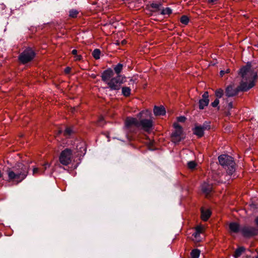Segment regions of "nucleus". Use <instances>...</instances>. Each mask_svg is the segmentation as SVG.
<instances>
[{"instance_id": "obj_8", "label": "nucleus", "mask_w": 258, "mask_h": 258, "mask_svg": "<svg viewBox=\"0 0 258 258\" xmlns=\"http://www.w3.org/2000/svg\"><path fill=\"white\" fill-rule=\"evenodd\" d=\"M173 126L175 131L172 134V140L173 142L176 143L180 142L181 140L182 128L176 122L173 124Z\"/></svg>"}, {"instance_id": "obj_14", "label": "nucleus", "mask_w": 258, "mask_h": 258, "mask_svg": "<svg viewBox=\"0 0 258 258\" xmlns=\"http://www.w3.org/2000/svg\"><path fill=\"white\" fill-rule=\"evenodd\" d=\"M154 113L156 116L164 115L166 113V110L163 106H155L154 108Z\"/></svg>"}, {"instance_id": "obj_46", "label": "nucleus", "mask_w": 258, "mask_h": 258, "mask_svg": "<svg viewBox=\"0 0 258 258\" xmlns=\"http://www.w3.org/2000/svg\"><path fill=\"white\" fill-rule=\"evenodd\" d=\"M256 258H258V257H257Z\"/></svg>"}, {"instance_id": "obj_29", "label": "nucleus", "mask_w": 258, "mask_h": 258, "mask_svg": "<svg viewBox=\"0 0 258 258\" xmlns=\"http://www.w3.org/2000/svg\"><path fill=\"white\" fill-rule=\"evenodd\" d=\"M223 94V90L219 89L215 92V95L218 98H221Z\"/></svg>"}, {"instance_id": "obj_40", "label": "nucleus", "mask_w": 258, "mask_h": 258, "mask_svg": "<svg viewBox=\"0 0 258 258\" xmlns=\"http://www.w3.org/2000/svg\"><path fill=\"white\" fill-rule=\"evenodd\" d=\"M225 74V72L224 71H221L220 72V75L221 76H223Z\"/></svg>"}, {"instance_id": "obj_19", "label": "nucleus", "mask_w": 258, "mask_h": 258, "mask_svg": "<svg viewBox=\"0 0 258 258\" xmlns=\"http://www.w3.org/2000/svg\"><path fill=\"white\" fill-rule=\"evenodd\" d=\"M244 248L243 247H240L238 248L235 251V253L234 254V256L235 258H238L239 257L242 252L244 251Z\"/></svg>"}, {"instance_id": "obj_28", "label": "nucleus", "mask_w": 258, "mask_h": 258, "mask_svg": "<svg viewBox=\"0 0 258 258\" xmlns=\"http://www.w3.org/2000/svg\"><path fill=\"white\" fill-rule=\"evenodd\" d=\"M180 22L181 23L186 25L189 22V19L187 16H182L180 18Z\"/></svg>"}, {"instance_id": "obj_39", "label": "nucleus", "mask_w": 258, "mask_h": 258, "mask_svg": "<svg viewBox=\"0 0 258 258\" xmlns=\"http://www.w3.org/2000/svg\"><path fill=\"white\" fill-rule=\"evenodd\" d=\"M152 7L153 8H157L159 7V5L158 4H153L152 5Z\"/></svg>"}, {"instance_id": "obj_17", "label": "nucleus", "mask_w": 258, "mask_h": 258, "mask_svg": "<svg viewBox=\"0 0 258 258\" xmlns=\"http://www.w3.org/2000/svg\"><path fill=\"white\" fill-rule=\"evenodd\" d=\"M202 191L206 194H209L212 189V183L204 182L201 186Z\"/></svg>"}, {"instance_id": "obj_35", "label": "nucleus", "mask_w": 258, "mask_h": 258, "mask_svg": "<svg viewBox=\"0 0 258 258\" xmlns=\"http://www.w3.org/2000/svg\"><path fill=\"white\" fill-rule=\"evenodd\" d=\"M82 59V56L80 55H76L75 56V59L76 60H80Z\"/></svg>"}, {"instance_id": "obj_25", "label": "nucleus", "mask_w": 258, "mask_h": 258, "mask_svg": "<svg viewBox=\"0 0 258 258\" xmlns=\"http://www.w3.org/2000/svg\"><path fill=\"white\" fill-rule=\"evenodd\" d=\"M171 13L172 10L171 9L169 8H166L162 10L161 14L163 15H169L171 14Z\"/></svg>"}, {"instance_id": "obj_43", "label": "nucleus", "mask_w": 258, "mask_h": 258, "mask_svg": "<svg viewBox=\"0 0 258 258\" xmlns=\"http://www.w3.org/2000/svg\"><path fill=\"white\" fill-rule=\"evenodd\" d=\"M103 120V118H100L99 121V125H101V123H100V122H101L102 120Z\"/></svg>"}, {"instance_id": "obj_12", "label": "nucleus", "mask_w": 258, "mask_h": 258, "mask_svg": "<svg viewBox=\"0 0 258 258\" xmlns=\"http://www.w3.org/2000/svg\"><path fill=\"white\" fill-rule=\"evenodd\" d=\"M208 128L207 125H196L194 129V133L199 137H201L204 135V132Z\"/></svg>"}, {"instance_id": "obj_6", "label": "nucleus", "mask_w": 258, "mask_h": 258, "mask_svg": "<svg viewBox=\"0 0 258 258\" xmlns=\"http://www.w3.org/2000/svg\"><path fill=\"white\" fill-rule=\"evenodd\" d=\"M35 53L30 48L25 49L19 56V59L22 63H27L31 61L34 57Z\"/></svg>"}, {"instance_id": "obj_36", "label": "nucleus", "mask_w": 258, "mask_h": 258, "mask_svg": "<svg viewBox=\"0 0 258 258\" xmlns=\"http://www.w3.org/2000/svg\"><path fill=\"white\" fill-rule=\"evenodd\" d=\"M70 71H71V68L69 67H67V68H66V69L64 70L65 73L67 74L69 73L70 72Z\"/></svg>"}, {"instance_id": "obj_15", "label": "nucleus", "mask_w": 258, "mask_h": 258, "mask_svg": "<svg viewBox=\"0 0 258 258\" xmlns=\"http://www.w3.org/2000/svg\"><path fill=\"white\" fill-rule=\"evenodd\" d=\"M229 228L231 232L238 233L241 232V228H240L239 225L236 222L230 223L229 225Z\"/></svg>"}, {"instance_id": "obj_3", "label": "nucleus", "mask_w": 258, "mask_h": 258, "mask_svg": "<svg viewBox=\"0 0 258 258\" xmlns=\"http://www.w3.org/2000/svg\"><path fill=\"white\" fill-rule=\"evenodd\" d=\"M18 167L19 169H16L14 171H10L8 172L9 180L16 184L24 180L28 172V168L23 164L19 163Z\"/></svg>"}, {"instance_id": "obj_13", "label": "nucleus", "mask_w": 258, "mask_h": 258, "mask_svg": "<svg viewBox=\"0 0 258 258\" xmlns=\"http://www.w3.org/2000/svg\"><path fill=\"white\" fill-rule=\"evenodd\" d=\"M113 76V72L111 70H107L104 71V72L102 73L101 78L102 80L105 82L106 83H108V82L109 81V79L112 77Z\"/></svg>"}, {"instance_id": "obj_21", "label": "nucleus", "mask_w": 258, "mask_h": 258, "mask_svg": "<svg viewBox=\"0 0 258 258\" xmlns=\"http://www.w3.org/2000/svg\"><path fill=\"white\" fill-rule=\"evenodd\" d=\"M200 254V251L197 249L192 250L191 252L190 255L191 258H198Z\"/></svg>"}, {"instance_id": "obj_31", "label": "nucleus", "mask_w": 258, "mask_h": 258, "mask_svg": "<svg viewBox=\"0 0 258 258\" xmlns=\"http://www.w3.org/2000/svg\"><path fill=\"white\" fill-rule=\"evenodd\" d=\"M33 174L34 175L36 174H42V173H41L40 169L34 168L33 170Z\"/></svg>"}, {"instance_id": "obj_44", "label": "nucleus", "mask_w": 258, "mask_h": 258, "mask_svg": "<svg viewBox=\"0 0 258 258\" xmlns=\"http://www.w3.org/2000/svg\"><path fill=\"white\" fill-rule=\"evenodd\" d=\"M229 71H230V70H229V69H227V70H226V72H225V73H229Z\"/></svg>"}, {"instance_id": "obj_26", "label": "nucleus", "mask_w": 258, "mask_h": 258, "mask_svg": "<svg viewBox=\"0 0 258 258\" xmlns=\"http://www.w3.org/2000/svg\"><path fill=\"white\" fill-rule=\"evenodd\" d=\"M192 236L194 237V240L196 242L200 241L201 238H200V233L196 231L194 233H193Z\"/></svg>"}, {"instance_id": "obj_27", "label": "nucleus", "mask_w": 258, "mask_h": 258, "mask_svg": "<svg viewBox=\"0 0 258 258\" xmlns=\"http://www.w3.org/2000/svg\"><path fill=\"white\" fill-rule=\"evenodd\" d=\"M197 165V163L194 161H190L187 163L188 168L191 170L195 169Z\"/></svg>"}, {"instance_id": "obj_34", "label": "nucleus", "mask_w": 258, "mask_h": 258, "mask_svg": "<svg viewBox=\"0 0 258 258\" xmlns=\"http://www.w3.org/2000/svg\"><path fill=\"white\" fill-rule=\"evenodd\" d=\"M186 118L184 116H181L177 117V121L179 122H183L185 121Z\"/></svg>"}, {"instance_id": "obj_1", "label": "nucleus", "mask_w": 258, "mask_h": 258, "mask_svg": "<svg viewBox=\"0 0 258 258\" xmlns=\"http://www.w3.org/2000/svg\"><path fill=\"white\" fill-rule=\"evenodd\" d=\"M257 69L255 64L248 62L239 71V75L241 80L240 84V89L242 91H246L254 86V81L257 75Z\"/></svg>"}, {"instance_id": "obj_23", "label": "nucleus", "mask_w": 258, "mask_h": 258, "mask_svg": "<svg viewBox=\"0 0 258 258\" xmlns=\"http://www.w3.org/2000/svg\"><path fill=\"white\" fill-rule=\"evenodd\" d=\"M100 53L101 52L99 49H95L93 51L92 55L95 59H98L100 58Z\"/></svg>"}, {"instance_id": "obj_22", "label": "nucleus", "mask_w": 258, "mask_h": 258, "mask_svg": "<svg viewBox=\"0 0 258 258\" xmlns=\"http://www.w3.org/2000/svg\"><path fill=\"white\" fill-rule=\"evenodd\" d=\"M79 14L78 11L74 9L71 10L69 11V16L71 18H76Z\"/></svg>"}, {"instance_id": "obj_9", "label": "nucleus", "mask_w": 258, "mask_h": 258, "mask_svg": "<svg viewBox=\"0 0 258 258\" xmlns=\"http://www.w3.org/2000/svg\"><path fill=\"white\" fill-rule=\"evenodd\" d=\"M241 233L245 237H250L258 234V229L251 226H245L241 228Z\"/></svg>"}, {"instance_id": "obj_30", "label": "nucleus", "mask_w": 258, "mask_h": 258, "mask_svg": "<svg viewBox=\"0 0 258 258\" xmlns=\"http://www.w3.org/2000/svg\"><path fill=\"white\" fill-rule=\"evenodd\" d=\"M72 133V130L70 127H67L64 132V134L65 136H69Z\"/></svg>"}, {"instance_id": "obj_5", "label": "nucleus", "mask_w": 258, "mask_h": 258, "mask_svg": "<svg viewBox=\"0 0 258 258\" xmlns=\"http://www.w3.org/2000/svg\"><path fill=\"white\" fill-rule=\"evenodd\" d=\"M75 151L74 150L66 148L60 154L59 157V162L63 165L67 166L72 163L74 161V153Z\"/></svg>"}, {"instance_id": "obj_7", "label": "nucleus", "mask_w": 258, "mask_h": 258, "mask_svg": "<svg viewBox=\"0 0 258 258\" xmlns=\"http://www.w3.org/2000/svg\"><path fill=\"white\" fill-rule=\"evenodd\" d=\"M123 78L121 76L118 75L116 77L111 79L107 84L111 90H118L121 84L123 83Z\"/></svg>"}, {"instance_id": "obj_10", "label": "nucleus", "mask_w": 258, "mask_h": 258, "mask_svg": "<svg viewBox=\"0 0 258 258\" xmlns=\"http://www.w3.org/2000/svg\"><path fill=\"white\" fill-rule=\"evenodd\" d=\"M239 91H242L240 89V85L237 87L230 85L227 87L225 93L228 97H232L237 95Z\"/></svg>"}, {"instance_id": "obj_38", "label": "nucleus", "mask_w": 258, "mask_h": 258, "mask_svg": "<svg viewBox=\"0 0 258 258\" xmlns=\"http://www.w3.org/2000/svg\"><path fill=\"white\" fill-rule=\"evenodd\" d=\"M72 54L75 56L77 55V50L76 49H73L72 52Z\"/></svg>"}, {"instance_id": "obj_24", "label": "nucleus", "mask_w": 258, "mask_h": 258, "mask_svg": "<svg viewBox=\"0 0 258 258\" xmlns=\"http://www.w3.org/2000/svg\"><path fill=\"white\" fill-rule=\"evenodd\" d=\"M122 64L121 63L117 64L114 68V71L117 74H119L122 70Z\"/></svg>"}, {"instance_id": "obj_2", "label": "nucleus", "mask_w": 258, "mask_h": 258, "mask_svg": "<svg viewBox=\"0 0 258 258\" xmlns=\"http://www.w3.org/2000/svg\"><path fill=\"white\" fill-rule=\"evenodd\" d=\"M150 115V111H143L140 113V121H139L136 118L127 117L125 121V128L130 131L133 127H141L143 130L146 132H149L151 130L153 126V121L151 119L142 118Z\"/></svg>"}, {"instance_id": "obj_37", "label": "nucleus", "mask_w": 258, "mask_h": 258, "mask_svg": "<svg viewBox=\"0 0 258 258\" xmlns=\"http://www.w3.org/2000/svg\"><path fill=\"white\" fill-rule=\"evenodd\" d=\"M228 109H231L233 107L232 102H229L228 105Z\"/></svg>"}, {"instance_id": "obj_4", "label": "nucleus", "mask_w": 258, "mask_h": 258, "mask_svg": "<svg viewBox=\"0 0 258 258\" xmlns=\"http://www.w3.org/2000/svg\"><path fill=\"white\" fill-rule=\"evenodd\" d=\"M220 164L227 169L229 174H232L235 170V163L233 158L227 155H221L218 157Z\"/></svg>"}, {"instance_id": "obj_45", "label": "nucleus", "mask_w": 258, "mask_h": 258, "mask_svg": "<svg viewBox=\"0 0 258 258\" xmlns=\"http://www.w3.org/2000/svg\"><path fill=\"white\" fill-rule=\"evenodd\" d=\"M116 44L117 45H119V44H120V42H119V41H117V42H116Z\"/></svg>"}, {"instance_id": "obj_11", "label": "nucleus", "mask_w": 258, "mask_h": 258, "mask_svg": "<svg viewBox=\"0 0 258 258\" xmlns=\"http://www.w3.org/2000/svg\"><path fill=\"white\" fill-rule=\"evenodd\" d=\"M209 103V94L208 92H205L202 95V99L199 101V108L203 109L208 106Z\"/></svg>"}, {"instance_id": "obj_32", "label": "nucleus", "mask_w": 258, "mask_h": 258, "mask_svg": "<svg viewBox=\"0 0 258 258\" xmlns=\"http://www.w3.org/2000/svg\"><path fill=\"white\" fill-rule=\"evenodd\" d=\"M204 228L202 226H198L196 228V231L198 232L199 233H202L204 231Z\"/></svg>"}, {"instance_id": "obj_20", "label": "nucleus", "mask_w": 258, "mask_h": 258, "mask_svg": "<svg viewBox=\"0 0 258 258\" xmlns=\"http://www.w3.org/2000/svg\"><path fill=\"white\" fill-rule=\"evenodd\" d=\"M122 93L125 96H129L131 94V89L129 87H124L122 88Z\"/></svg>"}, {"instance_id": "obj_41", "label": "nucleus", "mask_w": 258, "mask_h": 258, "mask_svg": "<svg viewBox=\"0 0 258 258\" xmlns=\"http://www.w3.org/2000/svg\"><path fill=\"white\" fill-rule=\"evenodd\" d=\"M120 43H121L122 45H124V44H126V41L125 40H123L122 41H121Z\"/></svg>"}, {"instance_id": "obj_16", "label": "nucleus", "mask_w": 258, "mask_h": 258, "mask_svg": "<svg viewBox=\"0 0 258 258\" xmlns=\"http://www.w3.org/2000/svg\"><path fill=\"white\" fill-rule=\"evenodd\" d=\"M50 164L48 162L45 163L41 168L40 169L41 173L46 175H51L53 171L51 170L50 171H47V169L49 168Z\"/></svg>"}, {"instance_id": "obj_33", "label": "nucleus", "mask_w": 258, "mask_h": 258, "mask_svg": "<svg viewBox=\"0 0 258 258\" xmlns=\"http://www.w3.org/2000/svg\"><path fill=\"white\" fill-rule=\"evenodd\" d=\"M219 103V100L218 99H216L214 102H213L211 104L212 106L213 107H216L217 106H218V104Z\"/></svg>"}, {"instance_id": "obj_42", "label": "nucleus", "mask_w": 258, "mask_h": 258, "mask_svg": "<svg viewBox=\"0 0 258 258\" xmlns=\"http://www.w3.org/2000/svg\"><path fill=\"white\" fill-rule=\"evenodd\" d=\"M255 223L257 225V229H258V217L256 218V219H255Z\"/></svg>"}, {"instance_id": "obj_18", "label": "nucleus", "mask_w": 258, "mask_h": 258, "mask_svg": "<svg viewBox=\"0 0 258 258\" xmlns=\"http://www.w3.org/2000/svg\"><path fill=\"white\" fill-rule=\"evenodd\" d=\"M211 214V212L209 210L202 209L201 218L203 220L207 221L209 219V218L210 217Z\"/></svg>"}]
</instances>
